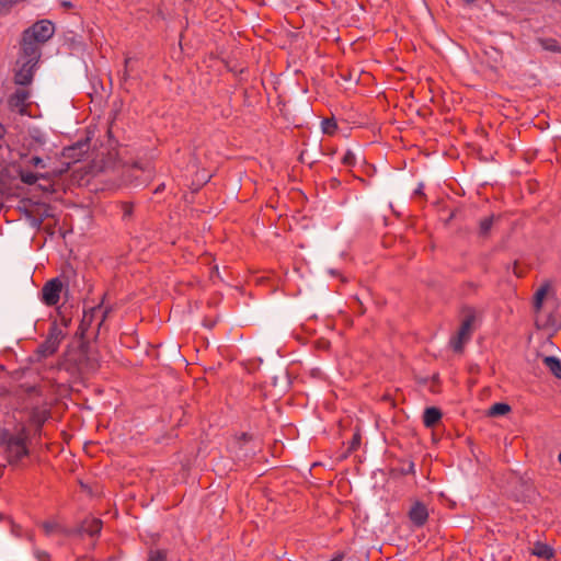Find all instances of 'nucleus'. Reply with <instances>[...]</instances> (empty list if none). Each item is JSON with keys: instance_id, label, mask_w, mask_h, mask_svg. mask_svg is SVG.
Returning a JSON list of instances; mask_svg holds the SVG:
<instances>
[{"instance_id": "nucleus-1", "label": "nucleus", "mask_w": 561, "mask_h": 561, "mask_svg": "<svg viewBox=\"0 0 561 561\" xmlns=\"http://www.w3.org/2000/svg\"><path fill=\"white\" fill-rule=\"evenodd\" d=\"M28 432L21 426L16 432L10 430L0 431V453L10 466H16L28 456Z\"/></svg>"}, {"instance_id": "nucleus-2", "label": "nucleus", "mask_w": 561, "mask_h": 561, "mask_svg": "<svg viewBox=\"0 0 561 561\" xmlns=\"http://www.w3.org/2000/svg\"><path fill=\"white\" fill-rule=\"evenodd\" d=\"M476 322V311L473 308H467L463 310V319L461 321V324L457 331V333L451 336L450 339V346L451 348L460 353L463 350V346L467 342L470 341L472 332H473V324Z\"/></svg>"}, {"instance_id": "nucleus-3", "label": "nucleus", "mask_w": 561, "mask_h": 561, "mask_svg": "<svg viewBox=\"0 0 561 561\" xmlns=\"http://www.w3.org/2000/svg\"><path fill=\"white\" fill-rule=\"evenodd\" d=\"M548 293V285L541 286L534 297L535 322L538 328H548L554 324V320L550 313H547L543 300Z\"/></svg>"}, {"instance_id": "nucleus-4", "label": "nucleus", "mask_w": 561, "mask_h": 561, "mask_svg": "<svg viewBox=\"0 0 561 561\" xmlns=\"http://www.w3.org/2000/svg\"><path fill=\"white\" fill-rule=\"evenodd\" d=\"M23 33L25 34L26 38H32L42 45L53 37L55 33V25L48 20H42L34 23Z\"/></svg>"}, {"instance_id": "nucleus-5", "label": "nucleus", "mask_w": 561, "mask_h": 561, "mask_svg": "<svg viewBox=\"0 0 561 561\" xmlns=\"http://www.w3.org/2000/svg\"><path fill=\"white\" fill-rule=\"evenodd\" d=\"M62 289L64 284L58 277L49 279L41 290L42 302L48 307L56 306L60 300Z\"/></svg>"}, {"instance_id": "nucleus-6", "label": "nucleus", "mask_w": 561, "mask_h": 561, "mask_svg": "<svg viewBox=\"0 0 561 561\" xmlns=\"http://www.w3.org/2000/svg\"><path fill=\"white\" fill-rule=\"evenodd\" d=\"M64 337L65 333L57 325V323H53L49 328L46 341L41 345V352L44 355H53L58 350Z\"/></svg>"}, {"instance_id": "nucleus-7", "label": "nucleus", "mask_w": 561, "mask_h": 561, "mask_svg": "<svg viewBox=\"0 0 561 561\" xmlns=\"http://www.w3.org/2000/svg\"><path fill=\"white\" fill-rule=\"evenodd\" d=\"M21 50L23 61L37 64L41 57V44L32 38H26L24 33L22 36Z\"/></svg>"}, {"instance_id": "nucleus-8", "label": "nucleus", "mask_w": 561, "mask_h": 561, "mask_svg": "<svg viewBox=\"0 0 561 561\" xmlns=\"http://www.w3.org/2000/svg\"><path fill=\"white\" fill-rule=\"evenodd\" d=\"M408 517L414 527H423L428 519V510L420 501H415L409 510Z\"/></svg>"}, {"instance_id": "nucleus-9", "label": "nucleus", "mask_w": 561, "mask_h": 561, "mask_svg": "<svg viewBox=\"0 0 561 561\" xmlns=\"http://www.w3.org/2000/svg\"><path fill=\"white\" fill-rule=\"evenodd\" d=\"M28 99L30 91L23 87L16 89L15 92L10 95L8 103L12 110L18 111L21 114H24L26 112Z\"/></svg>"}, {"instance_id": "nucleus-10", "label": "nucleus", "mask_w": 561, "mask_h": 561, "mask_svg": "<svg viewBox=\"0 0 561 561\" xmlns=\"http://www.w3.org/2000/svg\"><path fill=\"white\" fill-rule=\"evenodd\" d=\"M35 66L36 64H28L27 61H22L21 67L16 70L14 75L15 84L22 87L30 85L33 81Z\"/></svg>"}, {"instance_id": "nucleus-11", "label": "nucleus", "mask_w": 561, "mask_h": 561, "mask_svg": "<svg viewBox=\"0 0 561 561\" xmlns=\"http://www.w3.org/2000/svg\"><path fill=\"white\" fill-rule=\"evenodd\" d=\"M45 536H68L70 531L56 518L45 520L41 524Z\"/></svg>"}, {"instance_id": "nucleus-12", "label": "nucleus", "mask_w": 561, "mask_h": 561, "mask_svg": "<svg viewBox=\"0 0 561 561\" xmlns=\"http://www.w3.org/2000/svg\"><path fill=\"white\" fill-rule=\"evenodd\" d=\"M442 411L438 408L430 407L426 408L423 413V424L427 428H433L442 420Z\"/></svg>"}, {"instance_id": "nucleus-13", "label": "nucleus", "mask_w": 561, "mask_h": 561, "mask_svg": "<svg viewBox=\"0 0 561 561\" xmlns=\"http://www.w3.org/2000/svg\"><path fill=\"white\" fill-rule=\"evenodd\" d=\"M101 529L102 520L94 517L84 519L80 526V533L87 534L91 537L99 535Z\"/></svg>"}, {"instance_id": "nucleus-14", "label": "nucleus", "mask_w": 561, "mask_h": 561, "mask_svg": "<svg viewBox=\"0 0 561 561\" xmlns=\"http://www.w3.org/2000/svg\"><path fill=\"white\" fill-rule=\"evenodd\" d=\"M50 412L46 408H34L30 414L31 424L35 425L38 430L49 419Z\"/></svg>"}, {"instance_id": "nucleus-15", "label": "nucleus", "mask_w": 561, "mask_h": 561, "mask_svg": "<svg viewBox=\"0 0 561 561\" xmlns=\"http://www.w3.org/2000/svg\"><path fill=\"white\" fill-rule=\"evenodd\" d=\"M531 553L545 560H551L554 557V550L547 543L537 541L534 546Z\"/></svg>"}, {"instance_id": "nucleus-16", "label": "nucleus", "mask_w": 561, "mask_h": 561, "mask_svg": "<svg viewBox=\"0 0 561 561\" xmlns=\"http://www.w3.org/2000/svg\"><path fill=\"white\" fill-rule=\"evenodd\" d=\"M542 363L545 367L556 378L561 379V360L556 356H545L542 358Z\"/></svg>"}, {"instance_id": "nucleus-17", "label": "nucleus", "mask_w": 561, "mask_h": 561, "mask_svg": "<svg viewBox=\"0 0 561 561\" xmlns=\"http://www.w3.org/2000/svg\"><path fill=\"white\" fill-rule=\"evenodd\" d=\"M19 176H20V180H21L24 184H27V185H33V184H35L39 179H45V175H43V174H37V173H33V172L25 171V170H20V171H19Z\"/></svg>"}, {"instance_id": "nucleus-18", "label": "nucleus", "mask_w": 561, "mask_h": 561, "mask_svg": "<svg viewBox=\"0 0 561 561\" xmlns=\"http://www.w3.org/2000/svg\"><path fill=\"white\" fill-rule=\"evenodd\" d=\"M322 131L327 135H333L337 129V124L334 118H325L321 123Z\"/></svg>"}, {"instance_id": "nucleus-19", "label": "nucleus", "mask_w": 561, "mask_h": 561, "mask_svg": "<svg viewBox=\"0 0 561 561\" xmlns=\"http://www.w3.org/2000/svg\"><path fill=\"white\" fill-rule=\"evenodd\" d=\"M511 408L508 404L506 403H495L491 407L490 409V414L491 415H504L506 414L507 412H510Z\"/></svg>"}, {"instance_id": "nucleus-20", "label": "nucleus", "mask_w": 561, "mask_h": 561, "mask_svg": "<svg viewBox=\"0 0 561 561\" xmlns=\"http://www.w3.org/2000/svg\"><path fill=\"white\" fill-rule=\"evenodd\" d=\"M134 61V58L133 57H126L125 60H124V69H123V73H122V79L126 82L130 76H131V71H133V67H131V64Z\"/></svg>"}, {"instance_id": "nucleus-21", "label": "nucleus", "mask_w": 561, "mask_h": 561, "mask_svg": "<svg viewBox=\"0 0 561 561\" xmlns=\"http://www.w3.org/2000/svg\"><path fill=\"white\" fill-rule=\"evenodd\" d=\"M119 207L122 209L123 219H129L134 213V205L130 202H121Z\"/></svg>"}, {"instance_id": "nucleus-22", "label": "nucleus", "mask_w": 561, "mask_h": 561, "mask_svg": "<svg viewBox=\"0 0 561 561\" xmlns=\"http://www.w3.org/2000/svg\"><path fill=\"white\" fill-rule=\"evenodd\" d=\"M493 226V216L485 217L480 221V233L488 234Z\"/></svg>"}, {"instance_id": "nucleus-23", "label": "nucleus", "mask_w": 561, "mask_h": 561, "mask_svg": "<svg viewBox=\"0 0 561 561\" xmlns=\"http://www.w3.org/2000/svg\"><path fill=\"white\" fill-rule=\"evenodd\" d=\"M341 162L343 165L352 168L356 164V157L351 150H347L343 154Z\"/></svg>"}, {"instance_id": "nucleus-24", "label": "nucleus", "mask_w": 561, "mask_h": 561, "mask_svg": "<svg viewBox=\"0 0 561 561\" xmlns=\"http://www.w3.org/2000/svg\"><path fill=\"white\" fill-rule=\"evenodd\" d=\"M147 561H167V552L163 550H151Z\"/></svg>"}, {"instance_id": "nucleus-25", "label": "nucleus", "mask_w": 561, "mask_h": 561, "mask_svg": "<svg viewBox=\"0 0 561 561\" xmlns=\"http://www.w3.org/2000/svg\"><path fill=\"white\" fill-rule=\"evenodd\" d=\"M543 48L551 51H559V45L554 39H548L542 42Z\"/></svg>"}, {"instance_id": "nucleus-26", "label": "nucleus", "mask_w": 561, "mask_h": 561, "mask_svg": "<svg viewBox=\"0 0 561 561\" xmlns=\"http://www.w3.org/2000/svg\"><path fill=\"white\" fill-rule=\"evenodd\" d=\"M34 556L38 561H50V554L47 551L35 549Z\"/></svg>"}, {"instance_id": "nucleus-27", "label": "nucleus", "mask_w": 561, "mask_h": 561, "mask_svg": "<svg viewBox=\"0 0 561 561\" xmlns=\"http://www.w3.org/2000/svg\"><path fill=\"white\" fill-rule=\"evenodd\" d=\"M252 438H253V437H252V435H251V434H249V433H245V432H243V433H241V434L236 435V439H237V442H238L240 445L245 444V443H248V442L252 440Z\"/></svg>"}, {"instance_id": "nucleus-28", "label": "nucleus", "mask_w": 561, "mask_h": 561, "mask_svg": "<svg viewBox=\"0 0 561 561\" xmlns=\"http://www.w3.org/2000/svg\"><path fill=\"white\" fill-rule=\"evenodd\" d=\"M508 270H512V273L516 276V277H523L524 276V270L518 265L517 262L513 263L512 266H508Z\"/></svg>"}, {"instance_id": "nucleus-29", "label": "nucleus", "mask_w": 561, "mask_h": 561, "mask_svg": "<svg viewBox=\"0 0 561 561\" xmlns=\"http://www.w3.org/2000/svg\"><path fill=\"white\" fill-rule=\"evenodd\" d=\"M28 164L32 167H35V168H45L46 167L43 159L39 157H32L28 160Z\"/></svg>"}, {"instance_id": "nucleus-30", "label": "nucleus", "mask_w": 561, "mask_h": 561, "mask_svg": "<svg viewBox=\"0 0 561 561\" xmlns=\"http://www.w3.org/2000/svg\"><path fill=\"white\" fill-rule=\"evenodd\" d=\"M342 560H343V554L339 553L335 557H333L330 561H342Z\"/></svg>"}, {"instance_id": "nucleus-31", "label": "nucleus", "mask_w": 561, "mask_h": 561, "mask_svg": "<svg viewBox=\"0 0 561 561\" xmlns=\"http://www.w3.org/2000/svg\"><path fill=\"white\" fill-rule=\"evenodd\" d=\"M61 4H62V7L68 8V9H71L73 7V4L70 1H62Z\"/></svg>"}, {"instance_id": "nucleus-32", "label": "nucleus", "mask_w": 561, "mask_h": 561, "mask_svg": "<svg viewBox=\"0 0 561 561\" xmlns=\"http://www.w3.org/2000/svg\"><path fill=\"white\" fill-rule=\"evenodd\" d=\"M415 194H423V185L420 184L419 187L415 190Z\"/></svg>"}, {"instance_id": "nucleus-33", "label": "nucleus", "mask_w": 561, "mask_h": 561, "mask_svg": "<svg viewBox=\"0 0 561 561\" xmlns=\"http://www.w3.org/2000/svg\"><path fill=\"white\" fill-rule=\"evenodd\" d=\"M164 188V184H161L157 187L156 193L161 192Z\"/></svg>"}, {"instance_id": "nucleus-34", "label": "nucleus", "mask_w": 561, "mask_h": 561, "mask_svg": "<svg viewBox=\"0 0 561 561\" xmlns=\"http://www.w3.org/2000/svg\"><path fill=\"white\" fill-rule=\"evenodd\" d=\"M92 311L93 312H102V309H101V307H98V308L92 309Z\"/></svg>"}, {"instance_id": "nucleus-35", "label": "nucleus", "mask_w": 561, "mask_h": 561, "mask_svg": "<svg viewBox=\"0 0 561 561\" xmlns=\"http://www.w3.org/2000/svg\"><path fill=\"white\" fill-rule=\"evenodd\" d=\"M463 1H465V2H467V3H472V2H474L476 0H463Z\"/></svg>"}, {"instance_id": "nucleus-36", "label": "nucleus", "mask_w": 561, "mask_h": 561, "mask_svg": "<svg viewBox=\"0 0 561 561\" xmlns=\"http://www.w3.org/2000/svg\"><path fill=\"white\" fill-rule=\"evenodd\" d=\"M103 322H104V319H101L99 322V325H102Z\"/></svg>"}, {"instance_id": "nucleus-37", "label": "nucleus", "mask_w": 561, "mask_h": 561, "mask_svg": "<svg viewBox=\"0 0 561 561\" xmlns=\"http://www.w3.org/2000/svg\"><path fill=\"white\" fill-rule=\"evenodd\" d=\"M103 322H104V319H101L99 322V325H102Z\"/></svg>"}, {"instance_id": "nucleus-38", "label": "nucleus", "mask_w": 561, "mask_h": 561, "mask_svg": "<svg viewBox=\"0 0 561 561\" xmlns=\"http://www.w3.org/2000/svg\"><path fill=\"white\" fill-rule=\"evenodd\" d=\"M103 322H104V319H101L99 322V325H102Z\"/></svg>"}, {"instance_id": "nucleus-39", "label": "nucleus", "mask_w": 561, "mask_h": 561, "mask_svg": "<svg viewBox=\"0 0 561 561\" xmlns=\"http://www.w3.org/2000/svg\"><path fill=\"white\" fill-rule=\"evenodd\" d=\"M559 458H560V461H561V454H560V457H559Z\"/></svg>"}]
</instances>
